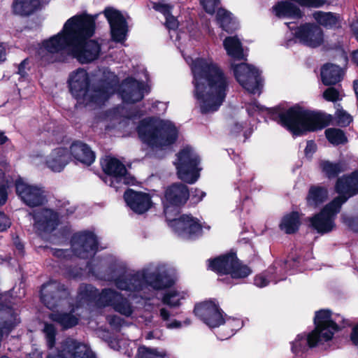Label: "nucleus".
I'll return each mask as SVG.
<instances>
[{
  "mask_svg": "<svg viewBox=\"0 0 358 358\" xmlns=\"http://www.w3.org/2000/svg\"><path fill=\"white\" fill-rule=\"evenodd\" d=\"M153 8L163 14L165 25L169 31L170 38L180 50L184 59L190 66L194 77V96L196 104L202 114H210L217 111L225 100L229 89L230 79L217 64L210 58L194 59L187 55L188 50L194 45V42L201 38V33L194 29L188 34L182 30L177 31L178 20L171 15L173 7L164 1L154 3Z\"/></svg>",
  "mask_w": 358,
  "mask_h": 358,
  "instance_id": "nucleus-1",
  "label": "nucleus"
},
{
  "mask_svg": "<svg viewBox=\"0 0 358 358\" xmlns=\"http://www.w3.org/2000/svg\"><path fill=\"white\" fill-rule=\"evenodd\" d=\"M94 20L88 15H76L69 19L62 30L44 41L38 54L48 63L63 62L71 56L81 64L96 59L101 52L100 45L89 40L94 33Z\"/></svg>",
  "mask_w": 358,
  "mask_h": 358,
  "instance_id": "nucleus-2",
  "label": "nucleus"
},
{
  "mask_svg": "<svg viewBox=\"0 0 358 358\" xmlns=\"http://www.w3.org/2000/svg\"><path fill=\"white\" fill-rule=\"evenodd\" d=\"M103 74L105 79L94 87L91 85L90 76L85 69L79 68L72 71L68 78L71 94L78 103L85 105L100 104L116 91L124 103L134 102V80L132 78L125 79L118 85V78L114 73L104 71Z\"/></svg>",
  "mask_w": 358,
  "mask_h": 358,
  "instance_id": "nucleus-3",
  "label": "nucleus"
},
{
  "mask_svg": "<svg viewBox=\"0 0 358 358\" xmlns=\"http://www.w3.org/2000/svg\"><path fill=\"white\" fill-rule=\"evenodd\" d=\"M246 110L250 116L267 111L273 120L286 127L294 136L322 129L326 126L322 117L299 105L284 111H279L277 109L265 108L254 101L246 105Z\"/></svg>",
  "mask_w": 358,
  "mask_h": 358,
  "instance_id": "nucleus-4",
  "label": "nucleus"
},
{
  "mask_svg": "<svg viewBox=\"0 0 358 358\" xmlns=\"http://www.w3.org/2000/svg\"><path fill=\"white\" fill-rule=\"evenodd\" d=\"M175 282L174 271L168 264L154 262L141 271L136 272V310H150L153 290H162L171 287Z\"/></svg>",
  "mask_w": 358,
  "mask_h": 358,
  "instance_id": "nucleus-5",
  "label": "nucleus"
},
{
  "mask_svg": "<svg viewBox=\"0 0 358 358\" xmlns=\"http://www.w3.org/2000/svg\"><path fill=\"white\" fill-rule=\"evenodd\" d=\"M315 329L309 334H300L291 343L293 353H303L309 348L327 342L342 327L343 317L338 314H331L329 310H320L315 313Z\"/></svg>",
  "mask_w": 358,
  "mask_h": 358,
  "instance_id": "nucleus-6",
  "label": "nucleus"
},
{
  "mask_svg": "<svg viewBox=\"0 0 358 358\" xmlns=\"http://www.w3.org/2000/svg\"><path fill=\"white\" fill-rule=\"evenodd\" d=\"M339 196L327 205L322 210L310 219L312 227L318 233H328L335 227L334 218L342 204L358 193V171L339 178L336 185Z\"/></svg>",
  "mask_w": 358,
  "mask_h": 358,
  "instance_id": "nucleus-7",
  "label": "nucleus"
},
{
  "mask_svg": "<svg viewBox=\"0 0 358 358\" xmlns=\"http://www.w3.org/2000/svg\"><path fill=\"white\" fill-rule=\"evenodd\" d=\"M138 134L143 143L153 148H163L176 141L178 131L170 120L149 117L141 121Z\"/></svg>",
  "mask_w": 358,
  "mask_h": 358,
  "instance_id": "nucleus-8",
  "label": "nucleus"
},
{
  "mask_svg": "<svg viewBox=\"0 0 358 358\" xmlns=\"http://www.w3.org/2000/svg\"><path fill=\"white\" fill-rule=\"evenodd\" d=\"M71 250L50 248L49 253L59 260L69 259L73 255L87 259L98 251V240L95 234L89 231L75 234L71 240Z\"/></svg>",
  "mask_w": 358,
  "mask_h": 358,
  "instance_id": "nucleus-9",
  "label": "nucleus"
},
{
  "mask_svg": "<svg viewBox=\"0 0 358 358\" xmlns=\"http://www.w3.org/2000/svg\"><path fill=\"white\" fill-rule=\"evenodd\" d=\"M179 179L188 184L195 183L200 177L201 171L200 159L194 150L186 146L177 155L173 162Z\"/></svg>",
  "mask_w": 358,
  "mask_h": 358,
  "instance_id": "nucleus-10",
  "label": "nucleus"
},
{
  "mask_svg": "<svg viewBox=\"0 0 358 358\" xmlns=\"http://www.w3.org/2000/svg\"><path fill=\"white\" fill-rule=\"evenodd\" d=\"M208 268L219 274H229L232 278H244L251 273V269L241 263L234 252L208 259Z\"/></svg>",
  "mask_w": 358,
  "mask_h": 358,
  "instance_id": "nucleus-11",
  "label": "nucleus"
},
{
  "mask_svg": "<svg viewBox=\"0 0 358 358\" xmlns=\"http://www.w3.org/2000/svg\"><path fill=\"white\" fill-rule=\"evenodd\" d=\"M103 172L106 174L104 182L109 186L118 189L122 185L132 186L134 185V178L128 172L124 164L119 159L106 157L101 162Z\"/></svg>",
  "mask_w": 358,
  "mask_h": 358,
  "instance_id": "nucleus-12",
  "label": "nucleus"
},
{
  "mask_svg": "<svg viewBox=\"0 0 358 358\" xmlns=\"http://www.w3.org/2000/svg\"><path fill=\"white\" fill-rule=\"evenodd\" d=\"M120 294L111 289H105L101 293L98 289L91 285H81L78 292L79 302L85 301L86 306L90 308L91 306H106L114 307L116 302L120 299Z\"/></svg>",
  "mask_w": 358,
  "mask_h": 358,
  "instance_id": "nucleus-13",
  "label": "nucleus"
},
{
  "mask_svg": "<svg viewBox=\"0 0 358 358\" xmlns=\"http://www.w3.org/2000/svg\"><path fill=\"white\" fill-rule=\"evenodd\" d=\"M231 69L238 83L244 89L252 94H260L262 79L258 69L244 62H231Z\"/></svg>",
  "mask_w": 358,
  "mask_h": 358,
  "instance_id": "nucleus-14",
  "label": "nucleus"
},
{
  "mask_svg": "<svg viewBox=\"0 0 358 358\" xmlns=\"http://www.w3.org/2000/svg\"><path fill=\"white\" fill-rule=\"evenodd\" d=\"M69 292L63 284L56 280H50L42 285L41 299L49 309L63 306L69 302Z\"/></svg>",
  "mask_w": 358,
  "mask_h": 358,
  "instance_id": "nucleus-15",
  "label": "nucleus"
},
{
  "mask_svg": "<svg viewBox=\"0 0 358 358\" xmlns=\"http://www.w3.org/2000/svg\"><path fill=\"white\" fill-rule=\"evenodd\" d=\"M189 197L187 187L182 183H175L167 187L164 193V213L166 220L170 215H177L179 208L183 206Z\"/></svg>",
  "mask_w": 358,
  "mask_h": 358,
  "instance_id": "nucleus-16",
  "label": "nucleus"
},
{
  "mask_svg": "<svg viewBox=\"0 0 358 358\" xmlns=\"http://www.w3.org/2000/svg\"><path fill=\"white\" fill-rule=\"evenodd\" d=\"M292 23H287V25L295 39L300 43L310 48L320 46L324 42V34L322 29L313 23H304L299 27L294 28Z\"/></svg>",
  "mask_w": 358,
  "mask_h": 358,
  "instance_id": "nucleus-17",
  "label": "nucleus"
},
{
  "mask_svg": "<svg viewBox=\"0 0 358 358\" xmlns=\"http://www.w3.org/2000/svg\"><path fill=\"white\" fill-rule=\"evenodd\" d=\"M48 358H97L87 343L72 338H67L62 343L60 349L50 353Z\"/></svg>",
  "mask_w": 358,
  "mask_h": 358,
  "instance_id": "nucleus-18",
  "label": "nucleus"
},
{
  "mask_svg": "<svg viewBox=\"0 0 358 358\" xmlns=\"http://www.w3.org/2000/svg\"><path fill=\"white\" fill-rule=\"evenodd\" d=\"M15 185L17 195L29 207L43 206L48 201L45 192L39 186L29 184L22 178L17 179Z\"/></svg>",
  "mask_w": 358,
  "mask_h": 358,
  "instance_id": "nucleus-19",
  "label": "nucleus"
},
{
  "mask_svg": "<svg viewBox=\"0 0 358 358\" xmlns=\"http://www.w3.org/2000/svg\"><path fill=\"white\" fill-rule=\"evenodd\" d=\"M170 215L166 220L169 226L173 231L182 238H194L201 233V226L199 220L189 215H182L178 218Z\"/></svg>",
  "mask_w": 358,
  "mask_h": 358,
  "instance_id": "nucleus-20",
  "label": "nucleus"
},
{
  "mask_svg": "<svg viewBox=\"0 0 358 358\" xmlns=\"http://www.w3.org/2000/svg\"><path fill=\"white\" fill-rule=\"evenodd\" d=\"M296 260L292 262H275L274 264L269 267L266 271L257 275L254 278V284L258 287H264L271 282L277 283L278 281L285 279V275L288 271V267L297 268ZM294 269V268H293Z\"/></svg>",
  "mask_w": 358,
  "mask_h": 358,
  "instance_id": "nucleus-21",
  "label": "nucleus"
},
{
  "mask_svg": "<svg viewBox=\"0 0 358 358\" xmlns=\"http://www.w3.org/2000/svg\"><path fill=\"white\" fill-rule=\"evenodd\" d=\"M194 312L210 328L218 327L224 324L223 312L215 301L209 300L196 304Z\"/></svg>",
  "mask_w": 358,
  "mask_h": 358,
  "instance_id": "nucleus-22",
  "label": "nucleus"
},
{
  "mask_svg": "<svg viewBox=\"0 0 358 358\" xmlns=\"http://www.w3.org/2000/svg\"><path fill=\"white\" fill-rule=\"evenodd\" d=\"M90 309L86 306L85 301L79 302L78 295L77 296L75 305L71 306L69 313L55 312L50 314L49 317L53 322L59 324L62 329H68L76 326L80 319L81 315Z\"/></svg>",
  "mask_w": 358,
  "mask_h": 358,
  "instance_id": "nucleus-23",
  "label": "nucleus"
},
{
  "mask_svg": "<svg viewBox=\"0 0 358 358\" xmlns=\"http://www.w3.org/2000/svg\"><path fill=\"white\" fill-rule=\"evenodd\" d=\"M29 215L33 217L34 227L38 234L51 232L59 224L58 214L49 208L35 210Z\"/></svg>",
  "mask_w": 358,
  "mask_h": 358,
  "instance_id": "nucleus-24",
  "label": "nucleus"
},
{
  "mask_svg": "<svg viewBox=\"0 0 358 358\" xmlns=\"http://www.w3.org/2000/svg\"><path fill=\"white\" fill-rule=\"evenodd\" d=\"M103 13L110 24L113 40L116 42L124 41L127 32V25L122 14L112 7L105 8Z\"/></svg>",
  "mask_w": 358,
  "mask_h": 358,
  "instance_id": "nucleus-25",
  "label": "nucleus"
},
{
  "mask_svg": "<svg viewBox=\"0 0 358 358\" xmlns=\"http://www.w3.org/2000/svg\"><path fill=\"white\" fill-rule=\"evenodd\" d=\"M70 162L69 149L62 146L52 150L46 157L45 165L52 171L59 173L62 171Z\"/></svg>",
  "mask_w": 358,
  "mask_h": 358,
  "instance_id": "nucleus-26",
  "label": "nucleus"
},
{
  "mask_svg": "<svg viewBox=\"0 0 358 358\" xmlns=\"http://www.w3.org/2000/svg\"><path fill=\"white\" fill-rule=\"evenodd\" d=\"M70 159L75 160L85 165L90 166L95 160V154L91 148L81 141H75L71 143L69 149Z\"/></svg>",
  "mask_w": 358,
  "mask_h": 358,
  "instance_id": "nucleus-27",
  "label": "nucleus"
},
{
  "mask_svg": "<svg viewBox=\"0 0 358 358\" xmlns=\"http://www.w3.org/2000/svg\"><path fill=\"white\" fill-rule=\"evenodd\" d=\"M151 90L149 74L142 64L136 66V103L142 100Z\"/></svg>",
  "mask_w": 358,
  "mask_h": 358,
  "instance_id": "nucleus-28",
  "label": "nucleus"
},
{
  "mask_svg": "<svg viewBox=\"0 0 358 358\" xmlns=\"http://www.w3.org/2000/svg\"><path fill=\"white\" fill-rule=\"evenodd\" d=\"M272 12L279 18L298 20L304 15V13L299 7L287 1H278L272 7Z\"/></svg>",
  "mask_w": 358,
  "mask_h": 358,
  "instance_id": "nucleus-29",
  "label": "nucleus"
},
{
  "mask_svg": "<svg viewBox=\"0 0 358 358\" xmlns=\"http://www.w3.org/2000/svg\"><path fill=\"white\" fill-rule=\"evenodd\" d=\"M223 46L231 57V62L236 63V61L245 60L247 52L244 50L242 43L236 36L227 37L223 41Z\"/></svg>",
  "mask_w": 358,
  "mask_h": 358,
  "instance_id": "nucleus-30",
  "label": "nucleus"
},
{
  "mask_svg": "<svg viewBox=\"0 0 358 358\" xmlns=\"http://www.w3.org/2000/svg\"><path fill=\"white\" fill-rule=\"evenodd\" d=\"M41 0H13L12 10L15 15L29 16L40 9Z\"/></svg>",
  "mask_w": 358,
  "mask_h": 358,
  "instance_id": "nucleus-31",
  "label": "nucleus"
},
{
  "mask_svg": "<svg viewBox=\"0 0 358 358\" xmlns=\"http://www.w3.org/2000/svg\"><path fill=\"white\" fill-rule=\"evenodd\" d=\"M342 74V69L338 66L332 64H325L321 69L322 80L325 85H335L340 82Z\"/></svg>",
  "mask_w": 358,
  "mask_h": 358,
  "instance_id": "nucleus-32",
  "label": "nucleus"
},
{
  "mask_svg": "<svg viewBox=\"0 0 358 358\" xmlns=\"http://www.w3.org/2000/svg\"><path fill=\"white\" fill-rule=\"evenodd\" d=\"M216 19L220 27L227 32H232L238 27L236 19L231 13L223 8L217 10Z\"/></svg>",
  "mask_w": 358,
  "mask_h": 358,
  "instance_id": "nucleus-33",
  "label": "nucleus"
},
{
  "mask_svg": "<svg viewBox=\"0 0 358 358\" xmlns=\"http://www.w3.org/2000/svg\"><path fill=\"white\" fill-rule=\"evenodd\" d=\"M315 20L327 28H334L339 25V15L331 12L315 11L313 14Z\"/></svg>",
  "mask_w": 358,
  "mask_h": 358,
  "instance_id": "nucleus-34",
  "label": "nucleus"
},
{
  "mask_svg": "<svg viewBox=\"0 0 358 358\" xmlns=\"http://www.w3.org/2000/svg\"><path fill=\"white\" fill-rule=\"evenodd\" d=\"M300 220L298 213L292 212L285 215L280 224V228L286 234H293L296 232L299 227Z\"/></svg>",
  "mask_w": 358,
  "mask_h": 358,
  "instance_id": "nucleus-35",
  "label": "nucleus"
},
{
  "mask_svg": "<svg viewBox=\"0 0 358 358\" xmlns=\"http://www.w3.org/2000/svg\"><path fill=\"white\" fill-rule=\"evenodd\" d=\"M116 273L119 275L113 280L117 287L122 290H132L134 287V275L124 268L118 269Z\"/></svg>",
  "mask_w": 358,
  "mask_h": 358,
  "instance_id": "nucleus-36",
  "label": "nucleus"
},
{
  "mask_svg": "<svg viewBox=\"0 0 358 358\" xmlns=\"http://www.w3.org/2000/svg\"><path fill=\"white\" fill-rule=\"evenodd\" d=\"M188 296L187 292L178 290V289H171L166 292L162 298V302L171 307H176L180 305V301L185 299Z\"/></svg>",
  "mask_w": 358,
  "mask_h": 358,
  "instance_id": "nucleus-37",
  "label": "nucleus"
},
{
  "mask_svg": "<svg viewBox=\"0 0 358 358\" xmlns=\"http://www.w3.org/2000/svg\"><path fill=\"white\" fill-rule=\"evenodd\" d=\"M327 190L320 187H313L310 189L307 201L309 205L317 206L325 201L327 197Z\"/></svg>",
  "mask_w": 358,
  "mask_h": 358,
  "instance_id": "nucleus-38",
  "label": "nucleus"
},
{
  "mask_svg": "<svg viewBox=\"0 0 358 358\" xmlns=\"http://www.w3.org/2000/svg\"><path fill=\"white\" fill-rule=\"evenodd\" d=\"M152 206L151 197L148 194L136 191V213L143 214Z\"/></svg>",
  "mask_w": 358,
  "mask_h": 358,
  "instance_id": "nucleus-39",
  "label": "nucleus"
},
{
  "mask_svg": "<svg viewBox=\"0 0 358 358\" xmlns=\"http://www.w3.org/2000/svg\"><path fill=\"white\" fill-rule=\"evenodd\" d=\"M137 358H169V355L164 350L141 346L138 349Z\"/></svg>",
  "mask_w": 358,
  "mask_h": 358,
  "instance_id": "nucleus-40",
  "label": "nucleus"
},
{
  "mask_svg": "<svg viewBox=\"0 0 358 358\" xmlns=\"http://www.w3.org/2000/svg\"><path fill=\"white\" fill-rule=\"evenodd\" d=\"M325 135L328 141L334 145L345 143L347 138L343 131L339 129L329 128L326 129Z\"/></svg>",
  "mask_w": 358,
  "mask_h": 358,
  "instance_id": "nucleus-41",
  "label": "nucleus"
},
{
  "mask_svg": "<svg viewBox=\"0 0 358 358\" xmlns=\"http://www.w3.org/2000/svg\"><path fill=\"white\" fill-rule=\"evenodd\" d=\"M224 324H225L226 327L230 329V331L228 332L226 335H219L218 338L220 340H225L228 338L231 337L234 335V332L238 329H240L243 323L240 319L236 318H227L224 319Z\"/></svg>",
  "mask_w": 358,
  "mask_h": 358,
  "instance_id": "nucleus-42",
  "label": "nucleus"
},
{
  "mask_svg": "<svg viewBox=\"0 0 358 358\" xmlns=\"http://www.w3.org/2000/svg\"><path fill=\"white\" fill-rule=\"evenodd\" d=\"M322 171L328 178L336 177L341 171V166L338 163H331L329 161L320 162Z\"/></svg>",
  "mask_w": 358,
  "mask_h": 358,
  "instance_id": "nucleus-43",
  "label": "nucleus"
},
{
  "mask_svg": "<svg viewBox=\"0 0 358 358\" xmlns=\"http://www.w3.org/2000/svg\"><path fill=\"white\" fill-rule=\"evenodd\" d=\"M43 333L47 341L49 348H52L55 344L56 329L52 324L45 322L44 324Z\"/></svg>",
  "mask_w": 358,
  "mask_h": 358,
  "instance_id": "nucleus-44",
  "label": "nucleus"
},
{
  "mask_svg": "<svg viewBox=\"0 0 358 358\" xmlns=\"http://www.w3.org/2000/svg\"><path fill=\"white\" fill-rule=\"evenodd\" d=\"M113 308L116 311L125 316H129L132 313V309L128 301L126 299H123L121 296Z\"/></svg>",
  "mask_w": 358,
  "mask_h": 358,
  "instance_id": "nucleus-45",
  "label": "nucleus"
},
{
  "mask_svg": "<svg viewBox=\"0 0 358 358\" xmlns=\"http://www.w3.org/2000/svg\"><path fill=\"white\" fill-rule=\"evenodd\" d=\"M335 115L336 124L341 127H346L349 125L352 120L350 115L343 110H338Z\"/></svg>",
  "mask_w": 358,
  "mask_h": 358,
  "instance_id": "nucleus-46",
  "label": "nucleus"
},
{
  "mask_svg": "<svg viewBox=\"0 0 358 358\" xmlns=\"http://www.w3.org/2000/svg\"><path fill=\"white\" fill-rule=\"evenodd\" d=\"M205 11L210 15L215 13V8L220 3V0H199Z\"/></svg>",
  "mask_w": 358,
  "mask_h": 358,
  "instance_id": "nucleus-47",
  "label": "nucleus"
},
{
  "mask_svg": "<svg viewBox=\"0 0 358 358\" xmlns=\"http://www.w3.org/2000/svg\"><path fill=\"white\" fill-rule=\"evenodd\" d=\"M124 200L131 213H134V191L132 189H128L124 194Z\"/></svg>",
  "mask_w": 358,
  "mask_h": 358,
  "instance_id": "nucleus-48",
  "label": "nucleus"
},
{
  "mask_svg": "<svg viewBox=\"0 0 358 358\" xmlns=\"http://www.w3.org/2000/svg\"><path fill=\"white\" fill-rule=\"evenodd\" d=\"M323 97L329 101H336L339 99V92L334 87H329L324 92Z\"/></svg>",
  "mask_w": 358,
  "mask_h": 358,
  "instance_id": "nucleus-49",
  "label": "nucleus"
},
{
  "mask_svg": "<svg viewBox=\"0 0 358 358\" xmlns=\"http://www.w3.org/2000/svg\"><path fill=\"white\" fill-rule=\"evenodd\" d=\"M107 321L110 327L115 329H118L124 324V321L117 315H108L107 317Z\"/></svg>",
  "mask_w": 358,
  "mask_h": 358,
  "instance_id": "nucleus-50",
  "label": "nucleus"
},
{
  "mask_svg": "<svg viewBox=\"0 0 358 358\" xmlns=\"http://www.w3.org/2000/svg\"><path fill=\"white\" fill-rule=\"evenodd\" d=\"M205 196L206 192L197 188L192 189L189 194L190 199L194 203L200 202Z\"/></svg>",
  "mask_w": 358,
  "mask_h": 358,
  "instance_id": "nucleus-51",
  "label": "nucleus"
},
{
  "mask_svg": "<svg viewBox=\"0 0 358 358\" xmlns=\"http://www.w3.org/2000/svg\"><path fill=\"white\" fill-rule=\"evenodd\" d=\"M10 186V182L7 180L0 185V205L6 203L8 199L7 188Z\"/></svg>",
  "mask_w": 358,
  "mask_h": 358,
  "instance_id": "nucleus-52",
  "label": "nucleus"
},
{
  "mask_svg": "<svg viewBox=\"0 0 358 358\" xmlns=\"http://www.w3.org/2000/svg\"><path fill=\"white\" fill-rule=\"evenodd\" d=\"M343 222L352 231L358 232V216L355 217H343Z\"/></svg>",
  "mask_w": 358,
  "mask_h": 358,
  "instance_id": "nucleus-53",
  "label": "nucleus"
},
{
  "mask_svg": "<svg viewBox=\"0 0 358 358\" xmlns=\"http://www.w3.org/2000/svg\"><path fill=\"white\" fill-rule=\"evenodd\" d=\"M10 224V219L3 213L0 212V231L6 230Z\"/></svg>",
  "mask_w": 358,
  "mask_h": 358,
  "instance_id": "nucleus-54",
  "label": "nucleus"
},
{
  "mask_svg": "<svg viewBox=\"0 0 358 358\" xmlns=\"http://www.w3.org/2000/svg\"><path fill=\"white\" fill-rule=\"evenodd\" d=\"M316 150V145L313 141H309L307 142L306 148H305V155L307 157H311L313 154Z\"/></svg>",
  "mask_w": 358,
  "mask_h": 358,
  "instance_id": "nucleus-55",
  "label": "nucleus"
},
{
  "mask_svg": "<svg viewBox=\"0 0 358 358\" xmlns=\"http://www.w3.org/2000/svg\"><path fill=\"white\" fill-rule=\"evenodd\" d=\"M29 63L28 59H24L18 66L17 73L20 75L22 78H25L27 76L26 66Z\"/></svg>",
  "mask_w": 358,
  "mask_h": 358,
  "instance_id": "nucleus-56",
  "label": "nucleus"
},
{
  "mask_svg": "<svg viewBox=\"0 0 358 358\" xmlns=\"http://www.w3.org/2000/svg\"><path fill=\"white\" fill-rule=\"evenodd\" d=\"M7 45L5 43L0 41V62H4L6 59Z\"/></svg>",
  "mask_w": 358,
  "mask_h": 358,
  "instance_id": "nucleus-57",
  "label": "nucleus"
},
{
  "mask_svg": "<svg viewBox=\"0 0 358 358\" xmlns=\"http://www.w3.org/2000/svg\"><path fill=\"white\" fill-rule=\"evenodd\" d=\"M71 278H79L83 275V269L69 270L66 273Z\"/></svg>",
  "mask_w": 358,
  "mask_h": 358,
  "instance_id": "nucleus-58",
  "label": "nucleus"
},
{
  "mask_svg": "<svg viewBox=\"0 0 358 358\" xmlns=\"http://www.w3.org/2000/svg\"><path fill=\"white\" fill-rule=\"evenodd\" d=\"M351 340L355 345H358V324L352 329L351 333Z\"/></svg>",
  "mask_w": 358,
  "mask_h": 358,
  "instance_id": "nucleus-59",
  "label": "nucleus"
},
{
  "mask_svg": "<svg viewBox=\"0 0 358 358\" xmlns=\"http://www.w3.org/2000/svg\"><path fill=\"white\" fill-rule=\"evenodd\" d=\"M182 322L176 320H173L166 323V327L169 329H178L182 327Z\"/></svg>",
  "mask_w": 358,
  "mask_h": 358,
  "instance_id": "nucleus-60",
  "label": "nucleus"
},
{
  "mask_svg": "<svg viewBox=\"0 0 358 358\" xmlns=\"http://www.w3.org/2000/svg\"><path fill=\"white\" fill-rule=\"evenodd\" d=\"M160 316L163 320L167 321L170 316V313L164 308L160 309Z\"/></svg>",
  "mask_w": 358,
  "mask_h": 358,
  "instance_id": "nucleus-61",
  "label": "nucleus"
},
{
  "mask_svg": "<svg viewBox=\"0 0 358 358\" xmlns=\"http://www.w3.org/2000/svg\"><path fill=\"white\" fill-rule=\"evenodd\" d=\"M30 358H43L42 352L35 349L29 354Z\"/></svg>",
  "mask_w": 358,
  "mask_h": 358,
  "instance_id": "nucleus-62",
  "label": "nucleus"
},
{
  "mask_svg": "<svg viewBox=\"0 0 358 358\" xmlns=\"http://www.w3.org/2000/svg\"><path fill=\"white\" fill-rule=\"evenodd\" d=\"M242 129H243L242 124L235 123L232 126L231 131V132H234V133H238L242 130Z\"/></svg>",
  "mask_w": 358,
  "mask_h": 358,
  "instance_id": "nucleus-63",
  "label": "nucleus"
},
{
  "mask_svg": "<svg viewBox=\"0 0 358 358\" xmlns=\"http://www.w3.org/2000/svg\"><path fill=\"white\" fill-rule=\"evenodd\" d=\"M351 28L353 31V34L356 37V39L358 41V21L353 22L351 25Z\"/></svg>",
  "mask_w": 358,
  "mask_h": 358,
  "instance_id": "nucleus-64",
  "label": "nucleus"
}]
</instances>
